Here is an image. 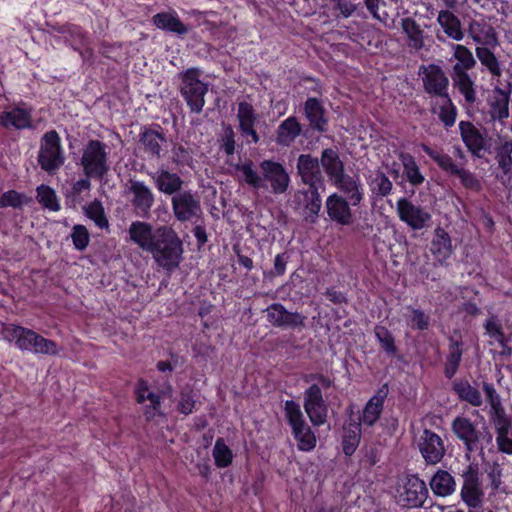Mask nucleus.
Here are the masks:
<instances>
[{"label": "nucleus", "instance_id": "nucleus-1", "mask_svg": "<svg viewBox=\"0 0 512 512\" xmlns=\"http://www.w3.org/2000/svg\"><path fill=\"white\" fill-rule=\"evenodd\" d=\"M261 175L254 169L252 160L236 165L243 175L244 182L254 189H268L274 195L285 194L289 188L290 176L280 162L265 159L259 163Z\"/></svg>", "mask_w": 512, "mask_h": 512}, {"label": "nucleus", "instance_id": "nucleus-2", "mask_svg": "<svg viewBox=\"0 0 512 512\" xmlns=\"http://www.w3.org/2000/svg\"><path fill=\"white\" fill-rule=\"evenodd\" d=\"M147 252L152 254L159 267L172 272L182 260L183 243L171 227L162 225L156 227V235Z\"/></svg>", "mask_w": 512, "mask_h": 512}, {"label": "nucleus", "instance_id": "nucleus-3", "mask_svg": "<svg viewBox=\"0 0 512 512\" xmlns=\"http://www.w3.org/2000/svg\"><path fill=\"white\" fill-rule=\"evenodd\" d=\"M305 381H317L311 384L304 391L303 407L310 422L315 427L325 424L328 416V405L323 397L322 389H329L333 381L322 373H312L305 378Z\"/></svg>", "mask_w": 512, "mask_h": 512}, {"label": "nucleus", "instance_id": "nucleus-4", "mask_svg": "<svg viewBox=\"0 0 512 512\" xmlns=\"http://www.w3.org/2000/svg\"><path fill=\"white\" fill-rule=\"evenodd\" d=\"M108 146L98 140L90 139L84 145L80 165L86 177L101 181L110 171Z\"/></svg>", "mask_w": 512, "mask_h": 512}, {"label": "nucleus", "instance_id": "nucleus-5", "mask_svg": "<svg viewBox=\"0 0 512 512\" xmlns=\"http://www.w3.org/2000/svg\"><path fill=\"white\" fill-rule=\"evenodd\" d=\"M66 161L65 150L59 133L52 129L46 131L40 138L37 162L40 168L54 175Z\"/></svg>", "mask_w": 512, "mask_h": 512}, {"label": "nucleus", "instance_id": "nucleus-6", "mask_svg": "<svg viewBox=\"0 0 512 512\" xmlns=\"http://www.w3.org/2000/svg\"><path fill=\"white\" fill-rule=\"evenodd\" d=\"M201 71L198 68H188L179 74V91L186 102L190 113L200 114L205 105V95L208 85L200 80Z\"/></svg>", "mask_w": 512, "mask_h": 512}, {"label": "nucleus", "instance_id": "nucleus-7", "mask_svg": "<svg viewBox=\"0 0 512 512\" xmlns=\"http://www.w3.org/2000/svg\"><path fill=\"white\" fill-rule=\"evenodd\" d=\"M305 81L312 84L308 89L315 93L316 96L308 97L305 100L302 107V113L308 121L310 129L313 132L323 134L328 130L329 119L323 101L320 99L323 94L322 84L319 80L313 77H306Z\"/></svg>", "mask_w": 512, "mask_h": 512}, {"label": "nucleus", "instance_id": "nucleus-8", "mask_svg": "<svg viewBox=\"0 0 512 512\" xmlns=\"http://www.w3.org/2000/svg\"><path fill=\"white\" fill-rule=\"evenodd\" d=\"M421 149L445 174L450 177H458L465 189L475 192H479L482 189L481 181L476 175L465 168L459 167L449 154L436 151L424 143L421 144Z\"/></svg>", "mask_w": 512, "mask_h": 512}, {"label": "nucleus", "instance_id": "nucleus-9", "mask_svg": "<svg viewBox=\"0 0 512 512\" xmlns=\"http://www.w3.org/2000/svg\"><path fill=\"white\" fill-rule=\"evenodd\" d=\"M463 484L460 491L462 501L470 509H479L483 505L484 490L479 464L469 463L462 471Z\"/></svg>", "mask_w": 512, "mask_h": 512}, {"label": "nucleus", "instance_id": "nucleus-10", "mask_svg": "<svg viewBox=\"0 0 512 512\" xmlns=\"http://www.w3.org/2000/svg\"><path fill=\"white\" fill-rule=\"evenodd\" d=\"M171 207L175 219L181 223L196 224L203 214L200 197L192 190H183L172 196Z\"/></svg>", "mask_w": 512, "mask_h": 512}, {"label": "nucleus", "instance_id": "nucleus-11", "mask_svg": "<svg viewBox=\"0 0 512 512\" xmlns=\"http://www.w3.org/2000/svg\"><path fill=\"white\" fill-rule=\"evenodd\" d=\"M451 431L464 446L465 454L483 451L482 432L468 416L458 415L451 422Z\"/></svg>", "mask_w": 512, "mask_h": 512}, {"label": "nucleus", "instance_id": "nucleus-12", "mask_svg": "<svg viewBox=\"0 0 512 512\" xmlns=\"http://www.w3.org/2000/svg\"><path fill=\"white\" fill-rule=\"evenodd\" d=\"M166 392L164 389L153 392L150 390L149 382L139 378L134 387L135 400L138 404L144 405L143 415L146 421L151 422L156 417L164 416L161 410L162 399Z\"/></svg>", "mask_w": 512, "mask_h": 512}, {"label": "nucleus", "instance_id": "nucleus-13", "mask_svg": "<svg viewBox=\"0 0 512 512\" xmlns=\"http://www.w3.org/2000/svg\"><path fill=\"white\" fill-rule=\"evenodd\" d=\"M396 212L400 221L414 231L428 228L432 221V215L426 208L414 204L405 197H401L397 200Z\"/></svg>", "mask_w": 512, "mask_h": 512}, {"label": "nucleus", "instance_id": "nucleus-14", "mask_svg": "<svg viewBox=\"0 0 512 512\" xmlns=\"http://www.w3.org/2000/svg\"><path fill=\"white\" fill-rule=\"evenodd\" d=\"M418 74L422 78L423 88L427 94L439 98L449 95V79L441 66L434 63L422 64Z\"/></svg>", "mask_w": 512, "mask_h": 512}, {"label": "nucleus", "instance_id": "nucleus-15", "mask_svg": "<svg viewBox=\"0 0 512 512\" xmlns=\"http://www.w3.org/2000/svg\"><path fill=\"white\" fill-rule=\"evenodd\" d=\"M426 483L416 474L407 475L399 490L398 502L407 508L422 507L428 498Z\"/></svg>", "mask_w": 512, "mask_h": 512}, {"label": "nucleus", "instance_id": "nucleus-16", "mask_svg": "<svg viewBox=\"0 0 512 512\" xmlns=\"http://www.w3.org/2000/svg\"><path fill=\"white\" fill-rule=\"evenodd\" d=\"M417 446L427 465L440 463L446 454V448L441 436L427 428L420 435Z\"/></svg>", "mask_w": 512, "mask_h": 512}, {"label": "nucleus", "instance_id": "nucleus-17", "mask_svg": "<svg viewBox=\"0 0 512 512\" xmlns=\"http://www.w3.org/2000/svg\"><path fill=\"white\" fill-rule=\"evenodd\" d=\"M128 194L136 215L141 218H149L155 203V195L151 188L143 181L131 179Z\"/></svg>", "mask_w": 512, "mask_h": 512}, {"label": "nucleus", "instance_id": "nucleus-18", "mask_svg": "<svg viewBox=\"0 0 512 512\" xmlns=\"http://www.w3.org/2000/svg\"><path fill=\"white\" fill-rule=\"evenodd\" d=\"M265 312L267 321L274 327L295 330L305 326L306 316L288 311L281 303L270 304Z\"/></svg>", "mask_w": 512, "mask_h": 512}, {"label": "nucleus", "instance_id": "nucleus-19", "mask_svg": "<svg viewBox=\"0 0 512 512\" xmlns=\"http://www.w3.org/2000/svg\"><path fill=\"white\" fill-rule=\"evenodd\" d=\"M490 421L498 452L512 456V416L506 410L496 409L495 417H491Z\"/></svg>", "mask_w": 512, "mask_h": 512}, {"label": "nucleus", "instance_id": "nucleus-20", "mask_svg": "<svg viewBox=\"0 0 512 512\" xmlns=\"http://www.w3.org/2000/svg\"><path fill=\"white\" fill-rule=\"evenodd\" d=\"M458 127L461 140L467 151L474 158H482L490 148L487 136L470 121L462 120Z\"/></svg>", "mask_w": 512, "mask_h": 512}, {"label": "nucleus", "instance_id": "nucleus-21", "mask_svg": "<svg viewBox=\"0 0 512 512\" xmlns=\"http://www.w3.org/2000/svg\"><path fill=\"white\" fill-rule=\"evenodd\" d=\"M388 394V384L384 383L364 405L362 413L359 415L358 421L356 422L361 423V426L373 427L383 413L384 403Z\"/></svg>", "mask_w": 512, "mask_h": 512}, {"label": "nucleus", "instance_id": "nucleus-22", "mask_svg": "<svg viewBox=\"0 0 512 512\" xmlns=\"http://www.w3.org/2000/svg\"><path fill=\"white\" fill-rule=\"evenodd\" d=\"M3 339L12 343L21 351L33 352L39 334L30 328L17 324H5L2 329Z\"/></svg>", "mask_w": 512, "mask_h": 512}, {"label": "nucleus", "instance_id": "nucleus-23", "mask_svg": "<svg viewBox=\"0 0 512 512\" xmlns=\"http://www.w3.org/2000/svg\"><path fill=\"white\" fill-rule=\"evenodd\" d=\"M320 160L311 154H301L297 159V171L302 182L309 185L324 186V178L320 170Z\"/></svg>", "mask_w": 512, "mask_h": 512}, {"label": "nucleus", "instance_id": "nucleus-24", "mask_svg": "<svg viewBox=\"0 0 512 512\" xmlns=\"http://www.w3.org/2000/svg\"><path fill=\"white\" fill-rule=\"evenodd\" d=\"M237 119L241 135L246 138H251V141L257 144L260 141V136L255 129L258 123V115L253 105L247 101L239 102Z\"/></svg>", "mask_w": 512, "mask_h": 512}, {"label": "nucleus", "instance_id": "nucleus-25", "mask_svg": "<svg viewBox=\"0 0 512 512\" xmlns=\"http://www.w3.org/2000/svg\"><path fill=\"white\" fill-rule=\"evenodd\" d=\"M429 251L437 264L446 265V261L453 254V245L451 236L444 228L440 226L435 228L429 244Z\"/></svg>", "mask_w": 512, "mask_h": 512}, {"label": "nucleus", "instance_id": "nucleus-26", "mask_svg": "<svg viewBox=\"0 0 512 512\" xmlns=\"http://www.w3.org/2000/svg\"><path fill=\"white\" fill-rule=\"evenodd\" d=\"M0 127L3 129L24 130L33 128L31 109L14 106L0 112Z\"/></svg>", "mask_w": 512, "mask_h": 512}, {"label": "nucleus", "instance_id": "nucleus-27", "mask_svg": "<svg viewBox=\"0 0 512 512\" xmlns=\"http://www.w3.org/2000/svg\"><path fill=\"white\" fill-rule=\"evenodd\" d=\"M350 202L337 193H332L326 200V211L329 218L341 225H350L353 214Z\"/></svg>", "mask_w": 512, "mask_h": 512}, {"label": "nucleus", "instance_id": "nucleus-28", "mask_svg": "<svg viewBox=\"0 0 512 512\" xmlns=\"http://www.w3.org/2000/svg\"><path fill=\"white\" fill-rule=\"evenodd\" d=\"M333 185L346 196L352 206H358L364 199V189L359 176L344 174Z\"/></svg>", "mask_w": 512, "mask_h": 512}, {"label": "nucleus", "instance_id": "nucleus-29", "mask_svg": "<svg viewBox=\"0 0 512 512\" xmlns=\"http://www.w3.org/2000/svg\"><path fill=\"white\" fill-rule=\"evenodd\" d=\"M151 22L156 28L179 37L189 32L188 26L181 21L175 10L159 12L152 16Z\"/></svg>", "mask_w": 512, "mask_h": 512}, {"label": "nucleus", "instance_id": "nucleus-30", "mask_svg": "<svg viewBox=\"0 0 512 512\" xmlns=\"http://www.w3.org/2000/svg\"><path fill=\"white\" fill-rule=\"evenodd\" d=\"M159 130L150 127H143L139 134V142L144 152L154 159L161 157L162 144L166 142L165 134L161 131V127L157 125Z\"/></svg>", "mask_w": 512, "mask_h": 512}, {"label": "nucleus", "instance_id": "nucleus-31", "mask_svg": "<svg viewBox=\"0 0 512 512\" xmlns=\"http://www.w3.org/2000/svg\"><path fill=\"white\" fill-rule=\"evenodd\" d=\"M155 187L160 193L164 195L175 196L182 192L184 181L175 172H170L165 169L158 170L153 176Z\"/></svg>", "mask_w": 512, "mask_h": 512}, {"label": "nucleus", "instance_id": "nucleus-32", "mask_svg": "<svg viewBox=\"0 0 512 512\" xmlns=\"http://www.w3.org/2000/svg\"><path fill=\"white\" fill-rule=\"evenodd\" d=\"M469 36L479 46H499V40L495 29L486 21L472 20L468 27Z\"/></svg>", "mask_w": 512, "mask_h": 512}, {"label": "nucleus", "instance_id": "nucleus-33", "mask_svg": "<svg viewBox=\"0 0 512 512\" xmlns=\"http://www.w3.org/2000/svg\"><path fill=\"white\" fill-rule=\"evenodd\" d=\"M362 434L361 423L356 420L350 419L343 425V434L341 438L342 452L345 456L351 457L357 450Z\"/></svg>", "mask_w": 512, "mask_h": 512}, {"label": "nucleus", "instance_id": "nucleus-34", "mask_svg": "<svg viewBox=\"0 0 512 512\" xmlns=\"http://www.w3.org/2000/svg\"><path fill=\"white\" fill-rule=\"evenodd\" d=\"M302 126L295 116L284 119L276 129V143L282 147H290L301 135Z\"/></svg>", "mask_w": 512, "mask_h": 512}, {"label": "nucleus", "instance_id": "nucleus-35", "mask_svg": "<svg viewBox=\"0 0 512 512\" xmlns=\"http://www.w3.org/2000/svg\"><path fill=\"white\" fill-rule=\"evenodd\" d=\"M495 159L501 171V174L496 177L506 185L512 179V140H507L496 148Z\"/></svg>", "mask_w": 512, "mask_h": 512}, {"label": "nucleus", "instance_id": "nucleus-36", "mask_svg": "<svg viewBox=\"0 0 512 512\" xmlns=\"http://www.w3.org/2000/svg\"><path fill=\"white\" fill-rule=\"evenodd\" d=\"M320 163L331 182H334L345 174V164L341 160L337 149H323Z\"/></svg>", "mask_w": 512, "mask_h": 512}, {"label": "nucleus", "instance_id": "nucleus-37", "mask_svg": "<svg viewBox=\"0 0 512 512\" xmlns=\"http://www.w3.org/2000/svg\"><path fill=\"white\" fill-rule=\"evenodd\" d=\"M429 486L435 496L448 497L456 491V480L447 470L438 469L429 481Z\"/></svg>", "mask_w": 512, "mask_h": 512}, {"label": "nucleus", "instance_id": "nucleus-38", "mask_svg": "<svg viewBox=\"0 0 512 512\" xmlns=\"http://www.w3.org/2000/svg\"><path fill=\"white\" fill-rule=\"evenodd\" d=\"M128 232L131 241L147 252L156 235V228H153L148 222L134 221L131 223Z\"/></svg>", "mask_w": 512, "mask_h": 512}, {"label": "nucleus", "instance_id": "nucleus-39", "mask_svg": "<svg viewBox=\"0 0 512 512\" xmlns=\"http://www.w3.org/2000/svg\"><path fill=\"white\" fill-rule=\"evenodd\" d=\"M367 184L371 192V196L375 200H382L392 194V181L379 169L370 174Z\"/></svg>", "mask_w": 512, "mask_h": 512}, {"label": "nucleus", "instance_id": "nucleus-40", "mask_svg": "<svg viewBox=\"0 0 512 512\" xmlns=\"http://www.w3.org/2000/svg\"><path fill=\"white\" fill-rule=\"evenodd\" d=\"M510 91L499 86L493 89V97L490 102V113L494 120L502 121L509 117Z\"/></svg>", "mask_w": 512, "mask_h": 512}, {"label": "nucleus", "instance_id": "nucleus-41", "mask_svg": "<svg viewBox=\"0 0 512 512\" xmlns=\"http://www.w3.org/2000/svg\"><path fill=\"white\" fill-rule=\"evenodd\" d=\"M497 46H477L475 49L476 57L481 65L492 75V77H501L502 68L500 61L494 53Z\"/></svg>", "mask_w": 512, "mask_h": 512}, {"label": "nucleus", "instance_id": "nucleus-42", "mask_svg": "<svg viewBox=\"0 0 512 512\" xmlns=\"http://www.w3.org/2000/svg\"><path fill=\"white\" fill-rule=\"evenodd\" d=\"M59 34H62L65 42L75 51H78L87 42V33L76 24H65L53 28Z\"/></svg>", "mask_w": 512, "mask_h": 512}, {"label": "nucleus", "instance_id": "nucleus-43", "mask_svg": "<svg viewBox=\"0 0 512 512\" xmlns=\"http://www.w3.org/2000/svg\"><path fill=\"white\" fill-rule=\"evenodd\" d=\"M452 390L460 401L467 402L474 407H480L483 403L480 391L473 387L467 380L453 381Z\"/></svg>", "mask_w": 512, "mask_h": 512}, {"label": "nucleus", "instance_id": "nucleus-44", "mask_svg": "<svg viewBox=\"0 0 512 512\" xmlns=\"http://www.w3.org/2000/svg\"><path fill=\"white\" fill-rule=\"evenodd\" d=\"M462 345L461 339L451 338L449 341V353L444 364V375L447 379H452L459 369L463 355Z\"/></svg>", "mask_w": 512, "mask_h": 512}, {"label": "nucleus", "instance_id": "nucleus-45", "mask_svg": "<svg viewBox=\"0 0 512 512\" xmlns=\"http://www.w3.org/2000/svg\"><path fill=\"white\" fill-rule=\"evenodd\" d=\"M453 85L458 89L459 93L464 97L465 102L473 105L477 100L475 82L468 72L457 71L452 74Z\"/></svg>", "mask_w": 512, "mask_h": 512}, {"label": "nucleus", "instance_id": "nucleus-46", "mask_svg": "<svg viewBox=\"0 0 512 512\" xmlns=\"http://www.w3.org/2000/svg\"><path fill=\"white\" fill-rule=\"evenodd\" d=\"M437 20L449 38L456 41H461L464 38L461 22L452 12L448 10L440 11Z\"/></svg>", "mask_w": 512, "mask_h": 512}, {"label": "nucleus", "instance_id": "nucleus-47", "mask_svg": "<svg viewBox=\"0 0 512 512\" xmlns=\"http://www.w3.org/2000/svg\"><path fill=\"white\" fill-rule=\"evenodd\" d=\"M292 435L297 442V448L302 452H310L316 447L315 432L306 423L291 428Z\"/></svg>", "mask_w": 512, "mask_h": 512}, {"label": "nucleus", "instance_id": "nucleus-48", "mask_svg": "<svg viewBox=\"0 0 512 512\" xmlns=\"http://www.w3.org/2000/svg\"><path fill=\"white\" fill-rule=\"evenodd\" d=\"M321 188L324 189V186L309 185L303 192L305 199L304 210L308 217L311 218V222H315L322 207V199L319 193Z\"/></svg>", "mask_w": 512, "mask_h": 512}, {"label": "nucleus", "instance_id": "nucleus-49", "mask_svg": "<svg viewBox=\"0 0 512 512\" xmlns=\"http://www.w3.org/2000/svg\"><path fill=\"white\" fill-rule=\"evenodd\" d=\"M487 479L489 481L488 488L490 489V496H495L498 493H505L506 489L503 485V468L497 461L489 463L486 468Z\"/></svg>", "mask_w": 512, "mask_h": 512}, {"label": "nucleus", "instance_id": "nucleus-50", "mask_svg": "<svg viewBox=\"0 0 512 512\" xmlns=\"http://www.w3.org/2000/svg\"><path fill=\"white\" fill-rule=\"evenodd\" d=\"M454 58L457 62L452 67V74H457V71L468 72V70L476 65L472 52L461 44H457L454 47Z\"/></svg>", "mask_w": 512, "mask_h": 512}, {"label": "nucleus", "instance_id": "nucleus-51", "mask_svg": "<svg viewBox=\"0 0 512 512\" xmlns=\"http://www.w3.org/2000/svg\"><path fill=\"white\" fill-rule=\"evenodd\" d=\"M83 211L85 216L92 220L98 228L107 229L109 227V221L100 200L94 199L83 207Z\"/></svg>", "mask_w": 512, "mask_h": 512}, {"label": "nucleus", "instance_id": "nucleus-52", "mask_svg": "<svg viewBox=\"0 0 512 512\" xmlns=\"http://www.w3.org/2000/svg\"><path fill=\"white\" fill-rule=\"evenodd\" d=\"M212 456L216 467L220 469L229 467L234 458L232 450L225 444L224 439L221 437L217 438L215 441Z\"/></svg>", "mask_w": 512, "mask_h": 512}, {"label": "nucleus", "instance_id": "nucleus-53", "mask_svg": "<svg viewBox=\"0 0 512 512\" xmlns=\"http://www.w3.org/2000/svg\"><path fill=\"white\" fill-rule=\"evenodd\" d=\"M37 200L46 209L57 212L61 209L59 199L53 188L48 185L41 184L36 188Z\"/></svg>", "mask_w": 512, "mask_h": 512}, {"label": "nucleus", "instance_id": "nucleus-54", "mask_svg": "<svg viewBox=\"0 0 512 512\" xmlns=\"http://www.w3.org/2000/svg\"><path fill=\"white\" fill-rule=\"evenodd\" d=\"M402 29L407 35L410 45L415 49H421L424 45L423 31L420 25L410 17L402 19Z\"/></svg>", "mask_w": 512, "mask_h": 512}, {"label": "nucleus", "instance_id": "nucleus-55", "mask_svg": "<svg viewBox=\"0 0 512 512\" xmlns=\"http://www.w3.org/2000/svg\"><path fill=\"white\" fill-rule=\"evenodd\" d=\"M404 175L407 181L413 186L421 185L425 178L420 172L419 166L417 165L414 157L410 154H405L401 156Z\"/></svg>", "mask_w": 512, "mask_h": 512}, {"label": "nucleus", "instance_id": "nucleus-56", "mask_svg": "<svg viewBox=\"0 0 512 512\" xmlns=\"http://www.w3.org/2000/svg\"><path fill=\"white\" fill-rule=\"evenodd\" d=\"M90 179L91 178L85 176V178H80L74 182L70 189H68L65 193L66 199L73 205L81 204L84 200L83 194L88 193L91 189Z\"/></svg>", "mask_w": 512, "mask_h": 512}, {"label": "nucleus", "instance_id": "nucleus-57", "mask_svg": "<svg viewBox=\"0 0 512 512\" xmlns=\"http://www.w3.org/2000/svg\"><path fill=\"white\" fill-rule=\"evenodd\" d=\"M374 332L382 350L388 355L395 356L398 349L395 344V338L391 331L385 326L376 325Z\"/></svg>", "mask_w": 512, "mask_h": 512}, {"label": "nucleus", "instance_id": "nucleus-58", "mask_svg": "<svg viewBox=\"0 0 512 512\" xmlns=\"http://www.w3.org/2000/svg\"><path fill=\"white\" fill-rule=\"evenodd\" d=\"M407 310L410 311L407 324L413 330L425 331L428 330L431 325V317L428 313L420 308H414L408 306Z\"/></svg>", "mask_w": 512, "mask_h": 512}, {"label": "nucleus", "instance_id": "nucleus-59", "mask_svg": "<svg viewBox=\"0 0 512 512\" xmlns=\"http://www.w3.org/2000/svg\"><path fill=\"white\" fill-rule=\"evenodd\" d=\"M284 415L290 428H294L296 426L306 423L304 415L301 411L300 404L294 400L285 401Z\"/></svg>", "mask_w": 512, "mask_h": 512}, {"label": "nucleus", "instance_id": "nucleus-60", "mask_svg": "<svg viewBox=\"0 0 512 512\" xmlns=\"http://www.w3.org/2000/svg\"><path fill=\"white\" fill-rule=\"evenodd\" d=\"M444 103L439 108L438 117L440 121L443 123L445 128H451L457 118V108L452 102V99L450 96L443 97Z\"/></svg>", "mask_w": 512, "mask_h": 512}, {"label": "nucleus", "instance_id": "nucleus-61", "mask_svg": "<svg viewBox=\"0 0 512 512\" xmlns=\"http://www.w3.org/2000/svg\"><path fill=\"white\" fill-rule=\"evenodd\" d=\"M71 239L76 250L84 251L90 242L88 229L82 224L74 225L71 232Z\"/></svg>", "mask_w": 512, "mask_h": 512}, {"label": "nucleus", "instance_id": "nucleus-62", "mask_svg": "<svg viewBox=\"0 0 512 512\" xmlns=\"http://www.w3.org/2000/svg\"><path fill=\"white\" fill-rule=\"evenodd\" d=\"M484 328L489 337L493 338L499 345H504V342H508V338L503 331L502 325L498 322L495 316H492L485 321Z\"/></svg>", "mask_w": 512, "mask_h": 512}, {"label": "nucleus", "instance_id": "nucleus-63", "mask_svg": "<svg viewBox=\"0 0 512 512\" xmlns=\"http://www.w3.org/2000/svg\"><path fill=\"white\" fill-rule=\"evenodd\" d=\"M25 203V196L16 190H8L0 196V208L21 209Z\"/></svg>", "mask_w": 512, "mask_h": 512}, {"label": "nucleus", "instance_id": "nucleus-64", "mask_svg": "<svg viewBox=\"0 0 512 512\" xmlns=\"http://www.w3.org/2000/svg\"><path fill=\"white\" fill-rule=\"evenodd\" d=\"M219 143L220 150L223 151L227 156H232L235 153V132L231 125H227L224 127L223 134L219 139Z\"/></svg>", "mask_w": 512, "mask_h": 512}]
</instances>
